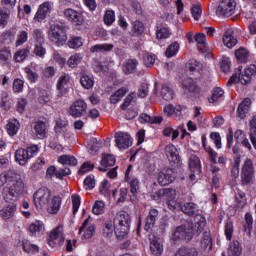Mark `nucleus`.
<instances>
[{
    "mask_svg": "<svg viewBox=\"0 0 256 256\" xmlns=\"http://www.w3.org/2000/svg\"><path fill=\"white\" fill-rule=\"evenodd\" d=\"M81 61H83V54L76 53L68 58L67 65L71 69H75V67H77V65H79V63H81Z\"/></svg>",
    "mask_w": 256,
    "mask_h": 256,
    "instance_id": "39",
    "label": "nucleus"
},
{
    "mask_svg": "<svg viewBox=\"0 0 256 256\" xmlns=\"http://www.w3.org/2000/svg\"><path fill=\"white\" fill-rule=\"evenodd\" d=\"M22 245L26 253H39V246L32 244L29 240L23 241Z\"/></svg>",
    "mask_w": 256,
    "mask_h": 256,
    "instance_id": "57",
    "label": "nucleus"
},
{
    "mask_svg": "<svg viewBox=\"0 0 256 256\" xmlns=\"http://www.w3.org/2000/svg\"><path fill=\"white\" fill-rule=\"evenodd\" d=\"M33 54L36 57H40V59H45V55H47V49L43 47V44H35Z\"/></svg>",
    "mask_w": 256,
    "mask_h": 256,
    "instance_id": "60",
    "label": "nucleus"
},
{
    "mask_svg": "<svg viewBox=\"0 0 256 256\" xmlns=\"http://www.w3.org/2000/svg\"><path fill=\"white\" fill-rule=\"evenodd\" d=\"M65 241V236L63 235V225H59L54 228L48 237V245L50 247H57V245H61Z\"/></svg>",
    "mask_w": 256,
    "mask_h": 256,
    "instance_id": "12",
    "label": "nucleus"
},
{
    "mask_svg": "<svg viewBox=\"0 0 256 256\" xmlns=\"http://www.w3.org/2000/svg\"><path fill=\"white\" fill-rule=\"evenodd\" d=\"M71 81V76L69 74H64L60 76L57 84V89L60 93H66L67 91V85H69V82Z\"/></svg>",
    "mask_w": 256,
    "mask_h": 256,
    "instance_id": "36",
    "label": "nucleus"
},
{
    "mask_svg": "<svg viewBox=\"0 0 256 256\" xmlns=\"http://www.w3.org/2000/svg\"><path fill=\"white\" fill-rule=\"evenodd\" d=\"M115 235L117 239H125L129 235L131 216L125 211H119L114 218Z\"/></svg>",
    "mask_w": 256,
    "mask_h": 256,
    "instance_id": "3",
    "label": "nucleus"
},
{
    "mask_svg": "<svg viewBox=\"0 0 256 256\" xmlns=\"http://www.w3.org/2000/svg\"><path fill=\"white\" fill-rule=\"evenodd\" d=\"M166 155L170 163H179V161L181 160L179 152L173 144H169L166 146Z\"/></svg>",
    "mask_w": 256,
    "mask_h": 256,
    "instance_id": "26",
    "label": "nucleus"
},
{
    "mask_svg": "<svg viewBox=\"0 0 256 256\" xmlns=\"http://www.w3.org/2000/svg\"><path fill=\"white\" fill-rule=\"evenodd\" d=\"M21 124L18 122L17 119L9 120L6 125V131L10 137H15L16 133H19V128Z\"/></svg>",
    "mask_w": 256,
    "mask_h": 256,
    "instance_id": "34",
    "label": "nucleus"
},
{
    "mask_svg": "<svg viewBox=\"0 0 256 256\" xmlns=\"http://www.w3.org/2000/svg\"><path fill=\"white\" fill-rule=\"evenodd\" d=\"M28 39H29V33L25 30L20 31L17 35L15 47H21V45H25Z\"/></svg>",
    "mask_w": 256,
    "mask_h": 256,
    "instance_id": "51",
    "label": "nucleus"
},
{
    "mask_svg": "<svg viewBox=\"0 0 256 256\" xmlns=\"http://www.w3.org/2000/svg\"><path fill=\"white\" fill-rule=\"evenodd\" d=\"M182 91L187 97H201L203 95V90L197 86V82L191 77L182 80Z\"/></svg>",
    "mask_w": 256,
    "mask_h": 256,
    "instance_id": "9",
    "label": "nucleus"
},
{
    "mask_svg": "<svg viewBox=\"0 0 256 256\" xmlns=\"http://www.w3.org/2000/svg\"><path fill=\"white\" fill-rule=\"evenodd\" d=\"M84 40L81 36H72L68 41V47L70 49H79L83 47Z\"/></svg>",
    "mask_w": 256,
    "mask_h": 256,
    "instance_id": "45",
    "label": "nucleus"
},
{
    "mask_svg": "<svg viewBox=\"0 0 256 256\" xmlns=\"http://www.w3.org/2000/svg\"><path fill=\"white\" fill-rule=\"evenodd\" d=\"M34 205L38 211H44L45 207L49 205L51 199V191L46 188L39 189L33 196Z\"/></svg>",
    "mask_w": 256,
    "mask_h": 256,
    "instance_id": "8",
    "label": "nucleus"
},
{
    "mask_svg": "<svg viewBox=\"0 0 256 256\" xmlns=\"http://www.w3.org/2000/svg\"><path fill=\"white\" fill-rule=\"evenodd\" d=\"M189 167L191 173H195L196 175H201V160L199 157L192 155L189 161Z\"/></svg>",
    "mask_w": 256,
    "mask_h": 256,
    "instance_id": "33",
    "label": "nucleus"
},
{
    "mask_svg": "<svg viewBox=\"0 0 256 256\" xmlns=\"http://www.w3.org/2000/svg\"><path fill=\"white\" fill-rule=\"evenodd\" d=\"M32 130L38 139H44L45 135H47V125L44 122L38 121L34 123Z\"/></svg>",
    "mask_w": 256,
    "mask_h": 256,
    "instance_id": "28",
    "label": "nucleus"
},
{
    "mask_svg": "<svg viewBox=\"0 0 256 256\" xmlns=\"http://www.w3.org/2000/svg\"><path fill=\"white\" fill-rule=\"evenodd\" d=\"M163 122V117L161 116H149V114H141L140 123H151V124H159Z\"/></svg>",
    "mask_w": 256,
    "mask_h": 256,
    "instance_id": "38",
    "label": "nucleus"
},
{
    "mask_svg": "<svg viewBox=\"0 0 256 256\" xmlns=\"http://www.w3.org/2000/svg\"><path fill=\"white\" fill-rule=\"evenodd\" d=\"M239 165H241V155L237 154L231 168V177H233V179L239 177Z\"/></svg>",
    "mask_w": 256,
    "mask_h": 256,
    "instance_id": "47",
    "label": "nucleus"
},
{
    "mask_svg": "<svg viewBox=\"0 0 256 256\" xmlns=\"http://www.w3.org/2000/svg\"><path fill=\"white\" fill-rule=\"evenodd\" d=\"M58 162H60L61 165H70L71 167H75V165H77V158L71 155H62L58 158Z\"/></svg>",
    "mask_w": 256,
    "mask_h": 256,
    "instance_id": "42",
    "label": "nucleus"
},
{
    "mask_svg": "<svg viewBox=\"0 0 256 256\" xmlns=\"http://www.w3.org/2000/svg\"><path fill=\"white\" fill-rule=\"evenodd\" d=\"M52 9H53V2L47 1V2L42 3L39 6V9L34 16V21L41 22V21L47 19V15H49V13H51Z\"/></svg>",
    "mask_w": 256,
    "mask_h": 256,
    "instance_id": "17",
    "label": "nucleus"
},
{
    "mask_svg": "<svg viewBox=\"0 0 256 256\" xmlns=\"http://www.w3.org/2000/svg\"><path fill=\"white\" fill-rule=\"evenodd\" d=\"M61 209V197H50L47 207H44V211H47L50 215H57Z\"/></svg>",
    "mask_w": 256,
    "mask_h": 256,
    "instance_id": "19",
    "label": "nucleus"
},
{
    "mask_svg": "<svg viewBox=\"0 0 256 256\" xmlns=\"http://www.w3.org/2000/svg\"><path fill=\"white\" fill-rule=\"evenodd\" d=\"M114 137L116 146L120 151H125V149H129L133 145V140L127 132H117Z\"/></svg>",
    "mask_w": 256,
    "mask_h": 256,
    "instance_id": "13",
    "label": "nucleus"
},
{
    "mask_svg": "<svg viewBox=\"0 0 256 256\" xmlns=\"http://www.w3.org/2000/svg\"><path fill=\"white\" fill-rule=\"evenodd\" d=\"M113 44H98L91 48L92 53H103L105 51H112Z\"/></svg>",
    "mask_w": 256,
    "mask_h": 256,
    "instance_id": "56",
    "label": "nucleus"
},
{
    "mask_svg": "<svg viewBox=\"0 0 256 256\" xmlns=\"http://www.w3.org/2000/svg\"><path fill=\"white\" fill-rule=\"evenodd\" d=\"M52 63H57L59 67H65L67 60L61 55V53L54 51L51 58Z\"/></svg>",
    "mask_w": 256,
    "mask_h": 256,
    "instance_id": "55",
    "label": "nucleus"
},
{
    "mask_svg": "<svg viewBox=\"0 0 256 256\" xmlns=\"http://www.w3.org/2000/svg\"><path fill=\"white\" fill-rule=\"evenodd\" d=\"M187 67L192 71V73H200L201 69H203V65L195 59L189 60Z\"/></svg>",
    "mask_w": 256,
    "mask_h": 256,
    "instance_id": "62",
    "label": "nucleus"
},
{
    "mask_svg": "<svg viewBox=\"0 0 256 256\" xmlns=\"http://www.w3.org/2000/svg\"><path fill=\"white\" fill-rule=\"evenodd\" d=\"M200 247L204 251H211L213 249V241L211 239V232H204L200 240Z\"/></svg>",
    "mask_w": 256,
    "mask_h": 256,
    "instance_id": "31",
    "label": "nucleus"
},
{
    "mask_svg": "<svg viewBox=\"0 0 256 256\" xmlns=\"http://www.w3.org/2000/svg\"><path fill=\"white\" fill-rule=\"evenodd\" d=\"M256 75V65L250 64L246 66L243 70L242 67H239L236 72L232 75L228 81V85H233V83H241V85H249L251 79Z\"/></svg>",
    "mask_w": 256,
    "mask_h": 256,
    "instance_id": "4",
    "label": "nucleus"
},
{
    "mask_svg": "<svg viewBox=\"0 0 256 256\" xmlns=\"http://www.w3.org/2000/svg\"><path fill=\"white\" fill-rule=\"evenodd\" d=\"M179 53V43L172 42L168 48L166 49L165 55L166 57H175Z\"/></svg>",
    "mask_w": 256,
    "mask_h": 256,
    "instance_id": "58",
    "label": "nucleus"
},
{
    "mask_svg": "<svg viewBox=\"0 0 256 256\" xmlns=\"http://www.w3.org/2000/svg\"><path fill=\"white\" fill-rule=\"evenodd\" d=\"M80 83L84 89H91L95 85L93 76L83 75L80 79Z\"/></svg>",
    "mask_w": 256,
    "mask_h": 256,
    "instance_id": "54",
    "label": "nucleus"
},
{
    "mask_svg": "<svg viewBox=\"0 0 256 256\" xmlns=\"http://www.w3.org/2000/svg\"><path fill=\"white\" fill-rule=\"evenodd\" d=\"M5 183H11L4 187L2 197L6 203L17 201L23 193H25V183L21 176L13 171H7L0 174V189Z\"/></svg>",
    "mask_w": 256,
    "mask_h": 256,
    "instance_id": "1",
    "label": "nucleus"
},
{
    "mask_svg": "<svg viewBox=\"0 0 256 256\" xmlns=\"http://www.w3.org/2000/svg\"><path fill=\"white\" fill-rule=\"evenodd\" d=\"M170 35L171 33L169 32V29L167 27L160 26L157 28V31H156L157 39H168Z\"/></svg>",
    "mask_w": 256,
    "mask_h": 256,
    "instance_id": "63",
    "label": "nucleus"
},
{
    "mask_svg": "<svg viewBox=\"0 0 256 256\" xmlns=\"http://www.w3.org/2000/svg\"><path fill=\"white\" fill-rule=\"evenodd\" d=\"M82 239H91L95 235V223L88 217L79 229Z\"/></svg>",
    "mask_w": 256,
    "mask_h": 256,
    "instance_id": "15",
    "label": "nucleus"
},
{
    "mask_svg": "<svg viewBox=\"0 0 256 256\" xmlns=\"http://www.w3.org/2000/svg\"><path fill=\"white\" fill-rule=\"evenodd\" d=\"M28 231L30 235H41L45 231V224L36 220L28 225Z\"/></svg>",
    "mask_w": 256,
    "mask_h": 256,
    "instance_id": "29",
    "label": "nucleus"
},
{
    "mask_svg": "<svg viewBox=\"0 0 256 256\" xmlns=\"http://www.w3.org/2000/svg\"><path fill=\"white\" fill-rule=\"evenodd\" d=\"M157 195L160 199L166 201L168 205V209L171 211H175V209H179L181 205L177 201L179 199V192L173 188H163L158 190Z\"/></svg>",
    "mask_w": 256,
    "mask_h": 256,
    "instance_id": "5",
    "label": "nucleus"
},
{
    "mask_svg": "<svg viewBox=\"0 0 256 256\" xmlns=\"http://www.w3.org/2000/svg\"><path fill=\"white\" fill-rule=\"evenodd\" d=\"M48 36L50 41L57 45V47H61L67 43V32H65V28H63V26L57 24L51 25Z\"/></svg>",
    "mask_w": 256,
    "mask_h": 256,
    "instance_id": "6",
    "label": "nucleus"
},
{
    "mask_svg": "<svg viewBox=\"0 0 256 256\" xmlns=\"http://www.w3.org/2000/svg\"><path fill=\"white\" fill-rule=\"evenodd\" d=\"M13 55L11 54V49L2 48L0 49V63L2 65H7L11 61Z\"/></svg>",
    "mask_w": 256,
    "mask_h": 256,
    "instance_id": "41",
    "label": "nucleus"
},
{
    "mask_svg": "<svg viewBox=\"0 0 256 256\" xmlns=\"http://www.w3.org/2000/svg\"><path fill=\"white\" fill-rule=\"evenodd\" d=\"M138 61L136 59L128 60L124 65H123V72L126 75H129V73H133L135 69H137Z\"/></svg>",
    "mask_w": 256,
    "mask_h": 256,
    "instance_id": "46",
    "label": "nucleus"
},
{
    "mask_svg": "<svg viewBox=\"0 0 256 256\" xmlns=\"http://www.w3.org/2000/svg\"><path fill=\"white\" fill-rule=\"evenodd\" d=\"M161 97L164 101H173V90L169 85L163 84L161 88Z\"/></svg>",
    "mask_w": 256,
    "mask_h": 256,
    "instance_id": "44",
    "label": "nucleus"
},
{
    "mask_svg": "<svg viewBox=\"0 0 256 256\" xmlns=\"http://www.w3.org/2000/svg\"><path fill=\"white\" fill-rule=\"evenodd\" d=\"M223 43L228 49H233L237 45V38L233 36V29H227L223 35Z\"/></svg>",
    "mask_w": 256,
    "mask_h": 256,
    "instance_id": "27",
    "label": "nucleus"
},
{
    "mask_svg": "<svg viewBox=\"0 0 256 256\" xmlns=\"http://www.w3.org/2000/svg\"><path fill=\"white\" fill-rule=\"evenodd\" d=\"M164 115L166 117H174L176 121H180L181 119V106H173L172 104H168L164 107Z\"/></svg>",
    "mask_w": 256,
    "mask_h": 256,
    "instance_id": "24",
    "label": "nucleus"
},
{
    "mask_svg": "<svg viewBox=\"0 0 256 256\" xmlns=\"http://www.w3.org/2000/svg\"><path fill=\"white\" fill-rule=\"evenodd\" d=\"M207 220L201 214L194 217L193 222H185L178 226L171 236V241H191L193 235H199L205 229Z\"/></svg>",
    "mask_w": 256,
    "mask_h": 256,
    "instance_id": "2",
    "label": "nucleus"
},
{
    "mask_svg": "<svg viewBox=\"0 0 256 256\" xmlns=\"http://www.w3.org/2000/svg\"><path fill=\"white\" fill-rule=\"evenodd\" d=\"M177 177V174L173 171L171 168L163 169L158 174V183L159 185L165 186L170 185V183H173L175 181V178Z\"/></svg>",
    "mask_w": 256,
    "mask_h": 256,
    "instance_id": "16",
    "label": "nucleus"
},
{
    "mask_svg": "<svg viewBox=\"0 0 256 256\" xmlns=\"http://www.w3.org/2000/svg\"><path fill=\"white\" fill-rule=\"evenodd\" d=\"M158 216H159V212L157 211V209L150 210L144 226L145 231H151V229H153L155 225V221H157Z\"/></svg>",
    "mask_w": 256,
    "mask_h": 256,
    "instance_id": "30",
    "label": "nucleus"
},
{
    "mask_svg": "<svg viewBox=\"0 0 256 256\" xmlns=\"http://www.w3.org/2000/svg\"><path fill=\"white\" fill-rule=\"evenodd\" d=\"M64 17L65 19H67V21H71V23H74V25H81L85 21V18H83V14L71 8L64 10Z\"/></svg>",
    "mask_w": 256,
    "mask_h": 256,
    "instance_id": "18",
    "label": "nucleus"
},
{
    "mask_svg": "<svg viewBox=\"0 0 256 256\" xmlns=\"http://www.w3.org/2000/svg\"><path fill=\"white\" fill-rule=\"evenodd\" d=\"M15 213H17V205L13 203L8 204L0 210V217L4 221H9V219L15 217Z\"/></svg>",
    "mask_w": 256,
    "mask_h": 256,
    "instance_id": "20",
    "label": "nucleus"
},
{
    "mask_svg": "<svg viewBox=\"0 0 256 256\" xmlns=\"http://www.w3.org/2000/svg\"><path fill=\"white\" fill-rule=\"evenodd\" d=\"M103 21L105 25L111 26L115 23V11L113 10H106Z\"/></svg>",
    "mask_w": 256,
    "mask_h": 256,
    "instance_id": "61",
    "label": "nucleus"
},
{
    "mask_svg": "<svg viewBox=\"0 0 256 256\" xmlns=\"http://www.w3.org/2000/svg\"><path fill=\"white\" fill-rule=\"evenodd\" d=\"M235 57L240 63H245L249 59V51L245 48H239L235 52Z\"/></svg>",
    "mask_w": 256,
    "mask_h": 256,
    "instance_id": "52",
    "label": "nucleus"
},
{
    "mask_svg": "<svg viewBox=\"0 0 256 256\" xmlns=\"http://www.w3.org/2000/svg\"><path fill=\"white\" fill-rule=\"evenodd\" d=\"M101 165L102 167H99V171H107L105 167H113V165H115V156L111 154H104L102 156Z\"/></svg>",
    "mask_w": 256,
    "mask_h": 256,
    "instance_id": "35",
    "label": "nucleus"
},
{
    "mask_svg": "<svg viewBox=\"0 0 256 256\" xmlns=\"http://www.w3.org/2000/svg\"><path fill=\"white\" fill-rule=\"evenodd\" d=\"M174 256H199V252L195 248H181Z\"/></svg>",
    "mask_w": 256,
    "mask_h": 256,
    "instance_id": "53",
    "label": "nucleus"
},
{
    "mask_svg": "<svg viewBox=\"0 0 256 256\" xmlns=\"http://www.w3.org/2000/svg\"><path fill=\"white\" fill-rule=\"evenodd\" d=\"M250 109H251V99L245 98L238 106L237 117H239V119H245V117L249 115Z\"/></svg>",
    "mask_w": 256,
    "mask_h": 256,
    "instance_id": "25",
    "label": "nucleus"
},
{
    "mask_svg": "<svg viewBox=\"0 0 256 256\" xmlns=\"http://www.w3.org/2000/svg\"><path fill=\"white\" fill-rule=\"evenodd\" d=\"M102 235L108 241H111L115 237V222L113 220H106L102 229Z\"/></svg>",
    "mask_w": 256,
    "mask_h": 256,
    "instance_id": "22",
    "label": "nucleus"
},
{
    "mask_svg": "<svg viewBox=\"0 0 256 256\" xmlns=\"http://www.w3.org/2000/svg\"><path fill=\"white\" fill-rule=\"evenodd\" d=\"M104 212H105V202L101 200H97L93 205L92 213H94V215H103Z\"/></svg>",
    "mask_w": 256,
    "mask_h": 256,
    "instance_id": "59",
    "label": "nucleus"
},
{
    "mask_svg": "<svg viewBox=\"0 0 256 256\" xmlns=\"http://www.w3.org/2000/svg\"><path fill=\"white\" fill-rule=\"evenodd\" d=\"M202 145L205 151L208 152L212 163H217V152H215L210 146H207V137H205V135L202 136Z\"/></svg>",
    "mask_w": 256,
    "mask_h": 256,
    "instance_id": "40",
    "label": "nucleus"
},
{
    "mask_svg": "<svg viewBox=\"0 0 256 256\" xmlns=\"http://www.w3.org/2000/svg\"><path fill=\"white\" fill-rule=\"evenodd\" d=\"M133 166L129 165L125 172V180L129 182L130 191L132 195H136L137 191H139V180L136 177L129 176L131 173V169Z\"/></svg>",
    "mask_w": 256,
    "mask_h": 256,
    "instance_id": "23",
    "label": "nucleus"
},
{
    "mask_svg": "<svg viewBox=\"0 0 256 256\" xmlns=\"http://www.w3.org/2000/svg\"><path fill=\"white\" fill-rule=\"evenodd\" d=\"M87 109V102H85V100L79 99L70 105L68 113L74 119H80V117H85L87 115Z\"/></svg>",
    "mask_w": 256,
    "mask_h": 256,
    "instance_id": "10",
    "label": "nucleus"
},
{
    "mask_svg": "<svg viewBox=\"0 0 256 256\" xmlns=\"http://www.w3.org/2000/svg\"><path fill=\"white\" fill-rule=\"evenodd\" d=\"M236 7L235 0H222L217 7L216 14L219 17H231V15H235Z\"/></svg>",
    "mask_w": 256,
    "mask_h": 256,
    "instance_id": "11",
    "label": "nucleus"
},
{
    "mask_svg": "<svg viewBox=\"0 0 256 256\" xmlns=\"http://www.w3.org/2000/svg\"><path fill=\"white\" fill-rule=\"evenodd\" d=\"M150 251L153 255H163V243L157 238L150 239Z\"/></svg>",
    "mask_w": 256,
    "mask_h": 256,
    "instance_id": "32",
    "label": "nucleus"
},
{
    "mask_svg": "<svg viewBox=\"0 0 256 256\" xmlns=\"http://www.w3.org/2000/svg\"><path fill=\"white\" fill-rule=\"evenodd\" d=\"M29 48H22L20 50H18L17 52H15L14 54V60L17 63H21V61H25V59H27V57H29Z\"/></svg>",
    "mask_w": 256,
    "mask_h": 256,
    "instance_id": "48",
    "label": "nucleus"
},
{
    "mask_svg": "<svg viewBox=\"0 0 256 256\" xmlns=\"http://www.w3.org/2000/svg\"><path fill=\"white\" fill-rule=\"evenodd\" d=\"M234 139L237 145H243L249 151L253 149V147L251 146V143L249 142V139H247V135L243 130L241 129L236 130L234 133Z\"/></svg>",
    "mask_w": 256,
    "mask_h": 256,
    "instance_id": "21",
    "label": "nucleus"
},
{
    "mask_svg": "<svg viewBox=\"0 0 256 256\" xmlns=\"http://www.w3.org/2000/svg\"><path fill=\"white\" fill-rule=\"evenodd\" d=\"M254 175L253 161H251V159H246L242 167L241 177L243 185H249V183H252Z\"/></svg>",
    "mask_w": 256,
    "mask_h": 256,
    "instance_id": "14",
    "label": "nucleus"
},
{
    "mask_svg": "<svg viewBox=\"0 0 256 256\" xmlns=\"http://www.w3.org/2000/svg\"><path fill=\"white\" fill-rule=\"evenodd\" d=\"M127 91H128L127 87H121L115 92V94H112L110 96V102L113 103V105L119 103V101H121V99L125 97V95L127 94Z\"/></svg>",
    "mask_w": 256,
    "mask_h": 256,
    "instance_id": "37",
    "label": "nucleus"
},
{
    "mask_svg": "<svg viewBox=\"0 0 256 256\" xmlns=\"http://www.w3.org/2000/svg\"><path fill=\"white\" fill-rule=\"evenodd\" d=\"M39 153V146L33 145L29 146L27 149L20 148L15 152V161L20 165H27L29 159L35 157Z\"/></svg>",
    "mask_w": 256,
    "mask_h": 256,
    "instance_id": "7",
    "label": "nucleus"
},
{
    "mask_svg": "<svg viewBox=\"0 0 256 256\" xmlns=\"http://www.w3.org/2000/svg\"><path fill=\"white\" fill-rule=\"evenodd\" d=\"M101 147V143H99L97 141V138H91L88 141V149L90 151V153H97V151H99V148Z\"/></svg>",
    "mask_w": 256,
    "mask_h": 256,
    "instance_id": "64",
    "label": "nucleus"
},
{
    "mask_svg": "<svg viewBox=\"0 0 256 256\" xmlns=\"http://www.w3.org/2000/svg\"><path fill=\"white\" fill-rule=\"evenodd\" d=\"M223 95H225V91H223L221 87H215L212 90V95L209 99V103H217V101H219V99H221Z\"/></svg>",
    "mask_w": 256,
    "mask_h": 256,
    "instance_id": "50",
    "label": "nucleus"
},
{
    "mask_svg": "<svg viewBox=\"0 0 256 256\" xmlns=\"http://www.w3.org/2000/svg\"><path fill=\"white\" fill-rule=\"evenodd\" d=\"M241 255V244L239 241H233L228 249V256H239Z\"/></svg>",
    "mask_w": 256,
    "mask_h": 256,
    "instance_id": "49",
    "label": "nucleus"
},
{
    "mask_svg": "<svg viewBox=\"0 0 256 256\" xmlns=\"http://www.w3.org/2000/svg\"><path fill=\"white\" fill-rule=\"evenodd\" d=\"M181 211L186 215H195L197 213V204L193 202H187L183 206H181Z\"/></svg>",
    "mask_w": 256,
    "mask_h": 256,
    "instance_id": "43",
    "label": "nucleus"
}]
</instances>
